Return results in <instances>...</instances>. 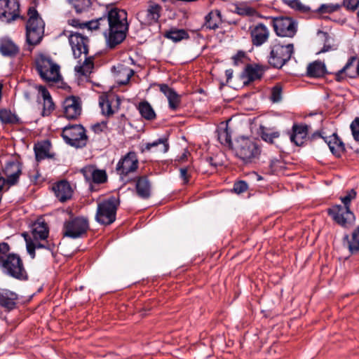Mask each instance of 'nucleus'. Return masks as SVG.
<instances>
[{"label": "nucleus", "mask_w": 359, "mask_h": 359, "mask_svg": "<svg viewBox=\"0 0 359 359\" xmlns=\"http://www.w3.org/2000/svg\"><path fill=\"white\" fill-rule=\"evenodd\" d=\"M38 177H39V175H36V176H34V181H35V182H36V181H37Z\"/></svg>", "instance_id": "nucleus-60"}, {"label": "nucleus", "mask_w": 359, "mask_h": 359, "mask_svg": "<svg viewBox=\"0 0 359 359\" xmlns=\"http://www.w3.org/2000/svg\"><path fill=\"white\" fill-rule=\"evenodd\" d=\"M9 251V245L6 243H0V256L7 253Z\"/></svg>", "instance_id": "nucleus-55"}, {"label": "nucleus", "mask_w": 359, "mask_h": 359, "mask_svg": "<svg viewBox=\"0 0 359 359\" xmlns=\"http://www.w3.org/2000/svg\"><path fill=\"white\" fill-rule=\"evenodd\" d=\"M307 130L308 128L306 126H294L293 134L290 137L291 141L296 145H302L307 136Z\"/></svg>", "instance_id": "nucleus-31"}, {"label": "nucleus", "mask_w": 359, "mask_h": 359, "mask_svg": "<svg viewBox=\"0 0 359 359\" xmlns=\"http://www.w3.org/2000/svg\"><path fill=\"white\" fill-rule=\"evenodd\" d=\"M39 92L41 94L43 101V116L48 115L54 108V104L48 90L43 86L39 87Z\"/></svg>", "instance_id": "nucleus-33"}, {"label": "nucleus", "mask_w": 359, "mask_h": 359, "mask_svg": "<svg viewBox=\"0 0 359 359\" xmlns=\"http://www.w3.org/2000/svg\"><path fill=\"white\" fill-rule=\"evenodd\" d=\"M221 22V13L218 10L210 12L205 17V26L209 29H215L217 28Z\"/></svg>", "instance_id": "nucleus-35"}, {"label": "nucleus", "mask_w": 359, "mask_h": 359, "mask_svg": "<svg viewBox=\"0 0 359 359\" xmlns=\"http://www.w3.org/2000/svg\"><path fill=\"white\" fill-rule=\"evenodd\" d=\"M260 135L264 141L270 144H273L274 140L280 136L278 131L273 130L264 126L260 127Z\"/></svg>", "instance_id": "nucleus-37"}, {"label": "nucleus", "mask_w": 359, "mask_h": 359, "mask_svg": "<svg viewBox=\"0 0 359 359\" xmlns=\"http://www.w3.org/2000/svg\"><path fill=\"white\" fill-rule=\"evenodd\" d=\"M341 149V150L344 149V145L341 141L338 138V149Z\"/></svg>", "instance_id": "nucleus-59"}, {"label": "nucleus", "mask_w": 359, "mask_h": 359, "mask_svg": "<svg viewBox=\"0 0 359 359\" xmlns=\"http://www.w3.org/2000/svg\"><path fill=\"white\" fill-rule=\"evenodd\" d=\"M18 52V47L10 39H2L0 41V53L4 56L12 57Z\"/></svg>", "instance_id": "nucleus-30"}, {"label": "nucleus", "mask_w": 359, "mask_h": 359, "mask_svg": "<svg viewBox=\"0 0 359 359\" xmlns=\"http://www.w3.org/2000/svg\"><path fill=\"white\" fill-rule=\"evenodd\" d=\"M180 177L183 180L184 183H187L189 182V175L188 170L187 168H182L180 170Z\"/></svg>", "instance_id": "nucleus-54"}, {"label": "nucleus", "mask_w": 359, "mask_h": 359, "mask_svg": "<svg viewBox=\"0 0 359 359\" xmlns=\"http://www.w3.org/2000/svg\"><path fill=\"white\" fill-rule=\"evenodd\" d=\"M83 62L79 61L78 64L75 66L74 70L79 75L88 76L90 74L94 67V64L92 57H87L83 55Z\"/></svg>", "instance_id": "nucleus-29"}, {"label": "nucleus", "mask_w": 359, "mask_h": 359, "mask_svg": "<svg viewBox=\"0 0 359 359\" xmlns=\"http://www.w3.org/2000/svg\"><path fill=\"white\" fill-rule=\"evenodd\" d=\"M160 90L167 97L169 107L172 110H177L181 102V96L172 88H170L165 84L160 85Z\"/></svg>", "instance_id": "nucleus-22"}, {"label": "nucleus", "mask_w": 359, "mask_h": 359, "mask_svg": "<svg viewBox=\"0 0 359 359\" xmlns=\"http://www.w3.org/2000/svg\"><path fill=\"white\" fill-rule=\"evenodd\" d=\"M169 149V144L166 138H160L152 142L147 143L144 150L155 153H165Z\"/></svg>", "instance_id": "nucleus-27"}, {"label": "nucleus", "mask_w": 359, "mask_h": 359, "mask_svg": "<svg viewBox=\"0 0 359 359\" xmlns=\"http://www.w3.org/2000/svg\"><path fill=\"white\" fill-rule=\"evenodd\" d=\"M189 155V152L188 150L185 149L181 156H180L178 161L180 162H183L187 159L188 156Z\"/></svg>", "instance_id": "nucleus-56"}, {"label": "nucleus", "mask_w": 359, "mask_h": 359, "mask_svg": "<svg viewBox=\"0 0 359 359\" xmlns=\"http://www.w3.org/2000/svg\"><path fill=\"white\" fill-rule=\"evenodd\" d=\"M62 136L65 141L72 146L82 147L86 144L85 129L81 125L65 126L62 130Z\"/></svg>", "instance_id": "nucleus-9"}, {"label": "nucleus", "mask_w": 359, "mask_h": 359, "mask_svg": "<svg viewBox=\"0 0 359 359\" xmlns=\"http://www.w3.org/2000/svg\"><path fill=\"white\" fill-rule=\"evenodd\" d=\"M118 205V201L115 197H110L99 203L95 215L96 220L102 224L113 223L116 219Z\"/></svg>", "instance_id": "nucleus-5"}, {"label": "nucleus", "mask_w": 359, "mask_h": 359, "mask_svg": "<svg viewBox=\"0 0 359 359\" xmlns=\"http://www.w3.org/2000/svg\"><path fill=\"white\" fill-rule=\"evenodd\" d=\"M17 299V294L11 291L7 290H2L0 291V304L8 309H12L15 307Z\"/></svg>", "instance_id": "nucleus-28"}, {"label": "nucleus", "mask_w": 359, "mask_h": 359, "mask_svg": "<svg viewBox=\"0 0 359 359\" xmlns=\"http://www.w3.org/2000/svg\"><path fill=\"white\" fill-rule=\"evenodd\" d=\"M64 114L67 118H76L81 111L80 102L76 97H69L65 99L63 103Z\"/></svg>", "instance_id": "nucleus-18"}, {"label": "nucleus", "mask_w": 359, "mask_h": 359, "mask_svg": "<svg viewBox=\"0 0 359 359\" xmlns=\"http://www.w3.org/2000/svg\"><path fill=\"white\" fill-rule=\"evenodd\" d=\"M139 111L141 115L147 119H153L155 117V113L148 102H142L139 105Z\"/></svg>", "instance_id": "nucleus-41"}, {"label": "nucleus", "mask_w": 359, "mask_h": 359, "mask_svg": "<svg viewBox=\"0 0 359 359\" xmlns=\"http://www.w3.org/2000/svg\"><path fill=\"white\" fill-rule=\"evenodd\" d=\"M325 71L324 63L315 61L309 65L307 67V74L311 77H320L323 76Z\"/></svg>", "instance_id": "nucleus-36"}, {"label": "nucleus", "mask_w": 359, "mask_h": 359, "mask_svg": "<svg viewBox=\"0 0 359 359\" xmlns=\"http://www.w3.org/2000/svg\"><path fill=\"white\" fill-rule=\"evenodd\" d=\"M53 190L55 196L62 202L69 199L73 193L72 188L69 183L62 180L57 183L53 187Z\"/></svg>", "instance_id": "nucleus-21"}, {"label": "nucleus", "mask_w": 359, "mask_h": 359, "mask_svg": "<svg viewBox=\"0 0 359 359\" xmlns=\"http://www.w3.org/2000/svg\"><path fill=\"white\" fill-rule=\"evenodd\" d=\"M69 24L75 27L88 28L89 30L102 29L110 48L115 47L124 40L128 29L127 13L115 7L108 11L107 16L84 23L72 19L69 20Z\"/></svg>", "instance_id": "nucleus-1"}, {"label": "nucleus", "mask_w": 359, "mask_h": 359, "mask_svg": "<svg viewBox=\"0 0 359 359\" xmlns=\"http://www.w3.org/2000/svg\"><path fill=\"white\" fill-rule=\"evenodd\" d=\"M20 17V4L18 0H0V20L11 22Z\"/></svg>", "instance_id": "nucleus-13"}, {"label": "nucleus", "mask_w": 359, "mask_h": 359, "mask_svg": "<svg viewBox=\"0 0 359 359\" xmlns=\"http://www.w3.org/2000/svg\"><path fill=\"white\" fill-rule=\"evenodd\" d=\"M85 178L95 183H102L107 179L106 172L102 170L95 169L93 167H87L83 170Z\"/></svg>", "instance_id": "nucleus-25"}, {"label": "nucleus", "mask_w": 359, "mask_h": 359, "mask_svg": "<svg viewBox=\"0 0 359 359\" xmlns=\"http://www.w3.org/2000/svg\"><path fill=\"white\" fill-rule=\"evenodd\" d=\"M248 189V185L245 182L241 181L237 183H235L233 186V191L237 194H241L246 191Z\"/></svg>", "instance_id": "nucleus-52"}, {"label": "nucleus", "mask_w": 359, "mask_h": 359, "mask_svg": "<svg viewBox=\"0 0 359 359\" xmlns=\"http://www.w3.org/2000/svg\"><path fill=\"white\" fill-rule=\"evenodd\" d=\"M336 9L337 6L331 4H323L318 8V11L320 13H330L334 12Z\"/></svg>", "instance_id": "nucleus-51"}, {"label": "nucleus", "mask_w": 359, "mask_h": 359, "mask_svg": "<svg viewBox=\"0 0 359 359\" xmlns=\"http://www.w3.org/2000/svg\"><path fill=\"white\" fill-rule=\"evenodd\" d=\"M69 42L72 47L74 57H80L82 55L88 54V39L78 32L71 33Z\"/></svg>", "instance_id": "nucleus-15"}, {"label": "nucleus", "mask_w": 359, "mask_h": 359, "mask_svg": "<svg viewBox=\"0 0 359 359\" xmlns=\"http://www.w3.org/2000/svg\"><path fill=\"white\" fill-rule=\"evenodd\" d=\"M236 12L241 15H253L255 14V10L245 4H239L236 7Z\"/></svg>", "instance_id": "nucleus-43"}, {"label": "nucleus", "mask_w": 359, "mask_h": 359, "mask_svg": "<svg viewBox=\"0 0 359 359\" xmlns=\"http://www.w3.org/2000/svg\"><path fill=\"white\" fill-rule=\"evenodd\" d=\"M318 36L321 40H325V44L324 45V47L319 51L318 53H325L331 49V46L330 45L329 41L330 38L328 37L327 33L323 32H319L318 33Z\"/></svg>", "instance_id": "nucleus-46"}, {"label": "nucleus", "mask_w": 359, "mask_h": 359, "mask_svg": "<svg viewBox=\"0 0 359 359\" xmlns=\"http://www.w3.org/2000/svg\"><path fill=\"white\" fill-rule=\"evenodd\" d=\"M257 180H262V177H261V176H259V175H257Z\"/></svg>", "instance_id": "nucleus-61"}, {"label": "nucleus", "mask_w": 359, "mask_h": 359, "mask_svg": "<svg viewBox=\"0 0 359 359\" xmlns=\"http://www.w3.org/2000/svg\"><path fill=\"white\" fill-rule=\"evenodd\" d=\"M137 194L143 198H148L151 193V186L145 177H140L136 184Z\"/></svg>", "instance_id": "nucleus-32"}, {"label": "nucleus", "mask_w": 359, "mask_h": 359, "mask_svg": "<svg viewBox=\"0 0 359 359\" xmlns=\"http://www.w3.org/2000/svg\"><path fill=\"white\" fill-rule=\"evenodd\" d=\"M358 16L359 17V11H358Z\"/></svg>", "instance_id": "nucleus-62"}, {"label": "nucleus", "mask_w": 359, "mask_h": 359, "mask_svg": "<svg viewBox=\"0 0 359 359\" xmlns=\"http://www.w3.org/2000/svg\"><path fill=\"white\" fill-rule=\"evenodd\" d=\"M0 264L4 272L12 277L18 279H24L26 277L22 260L16 255H8L6 257L0 256Z\"/></svg>", "instance_id": "nucleus-8"}, {"label": "nucleus", "mask_w": 359, "mask_h": 359, "mask_svg": "<svg viewBox=\"0 0 359 359\" xmlns=\"http://www.w3.org/2000/svg\"><path fill=\"white\" fill-rule=\"evenodd\" d=\"M120 104L119 99L114 96L102 95L99 99V105L102 113L106 116H110L115 113Z\"/></svg>", "instance_id": "nucleus-17"}, {"label": "nucleus", "mask_w": 359, "mask_h": 359, "mask_svg": "<svg viewBox=\"0 0 359 359\" xmlns=\"http://www.w3.org/2000/svg\"><path fill=\"white\" fill-rule=\"evenodd\" d=\"M283 2L295 11H305L306 10V6L299 0H283Z\"/></svg>", "instance_id": "nucleus-44"}, {"label": "nucleus", "mask_w": 359, "mask_h": 359, "mask_svg": "<svg viewBox=\"0 0 359 359\" xmlns=\"http://www.w3.org/2000/svg\"><path fill=\"white\" fill-rule=\"evenodd\" d=\"M342 245L347 248L351 253L359 250V227L353 231L351 238L347 234H344L342 238Z\"/></svg>", "instance_id": "nucleus-26"}, {"label": "nucleus", "mask_w": 359, "mask_h": 359, "mask_svg": "<svg viewBox=\"0 0 359 359\" xmlns=\"http://www.w3.org/2000/svg\"><path fill=\"white\" fill-rule=\"evenodd\" d=\"M329 214L334 221H337V212L333 210H329Z\"/></svg>", "instance_id": "nucleus-57"}, {"label": "nucleus", "mask_w": 359, "mask_h": 359, "mask_svg": "<svg viewBox=\"0 0 359 359\" xmlns=\"http://www.w3.org/2000/svg\"><path fill=\"white\" fill-rule=\"evenodd\" d=\"M330 137L332 138V140H327L326 138L325 140V141L329 146V148H330L331 152L333 154H335V145L337 144V134L335 133H333Z\"/></svg>", "instance_id": "nucleus-50"}, {"label": "nucleus", "mask_w": 359, "mask_h": 359, "mask_svg": "<svg viewBox=\"0 0 359 359\" xmlns=\"http://www.w3.org/2000/svg\"><path fill=\"white\" fill-rule=\"evenodd\" d=\"M264 73V69L257 65H248L245 69V74L250 81L259 79Z\"/></svg>", "instance_id": "nucleus-34"}, {"label": "nucleus", "mask_w": 359, "mask_h": 359, "mask_svg": "<svg viewBox=\"0 0 359 359\" xmlns=\"http://www.w3.org/2000/svg\"><path fill=\"white\" fill-rule=\"evenodd\" d=\"M277 35L283 37H292L296 33V26L290 18H277L273 21Z\"/></svg>", "instance_id": "nucleus-14"}, {"label": "nucleus", "mask_w": 359, "mask_h": 359, "mask_svg": "<svg viewBox=\"0 0 359 359\" xmlns=\"http://www.w3.org/2000/svg\"><path fill=\"white\" fill-rule=\"evenodd\" d=\"M165 36L175 42L180 41L188 37L187 33L183 29L170 30L167 32Z\"/></svg>", "instance_id": "nucleus-39"}, {"label": "nucleus", "mask_w": 359, "mask_h": 359, "mask_svg": "<svg viewBox=\"0 0 359 359\" xmlns=\"http://www.w3.org/2000/svg\"><path fill=\"white\" fill-rule=\"evenodd\" d=\"M138 165L137 154L133 151H130L118 161L116 165V171L123 180V177L135 172Z\"/></svg>", "instance_id": "nucleus-12"}, {"label": "nucleus", "mask_w": 359, "mask_h": 359, "mask_svg": "<svg viewBox=\"0 0 359 359\" xmlns=\"http://www.w3.org/2000/svg\"><path fill=\"white\" fill-rule=\"evenodd\" d=\"M227 80L232 77L233 71L231 69H227L225 72Z\"/></svg>", "instance_id": "nucleus-58"}, {"label": "nucleus", "mask_w": 359, "mask_h": 359, "mask_svg": "<svg viewBox=\"0 0 359 359\" xmlns=\"http://www.w3.org/2000/svg\"><path fill=\"white\" fill-rule=\"evenodd\" d=\"M114 69L116 81L121 85L128 83L130 77L134 74V71L132 69L122 64L114 67Z\"/></svg>", "instance_id": "nucleus-23"}, {"label": "nucleus", "mask_w": 359, "mask_h": 359, "mask_svg": "<svg viewBox=\"0 0 359 359\" xmlns=\"http://www.w3.org/2000/svg\"><path fill=\"white\" fill-rule=\"evenodd\" d=\"M161 7L155 3H150L147 10L141 11L137 14V19L141 24L150 25L156 23L159 18Z\"/></svg>", "instance_id": "nucleus-16"}, {"label": "nucleus", "mask_w": 359, "mask_h": 359, "mask_svg": "<svg viewBox=\"0 0 359 359\" xmlns=\"http://www.w3.org/2000/svg\"><path fill=\"white\" fill-rule=\"evenodd\" d=\"M342 74H345L350 78H355L359 76V60L357 61L356 57H351L345 66L338 71V78Z\"/></svg>", "instance_id": "nucleus-24"}, {"label": "nucleus", "mask_w": 359, "mask_h": 359, "mask_svg": "<svg viewBox=\"0 0 359 359\" xmlns=\"http://www.w3.org/2000/svg\"><path fill=\"white\" fill-rule=\"evenodd\" d=\"M88 222L84 217H74L64 224L63 234L72 238L81 237L88 229Z\"/></svg>", "instance_id": "nucleus-11"}, {"label": "nucleus", "mask_w": 359, "mask_h": 359, "mask_svg": "<svg viewBox=\"0 0 359 359\" xmlns=\"http://www.w3.org/2000/svg\"><path fill=\"white\" fill-rule=\"evenodd\" d=\"M26 25L27 41L31 45L38 44L43 38L45 23L34 8L28 10Z\"/></svg>", "instance_id": "nucleus-4"}, {"label": "nucleus", "mask_w": 359, "mask_h": 359, "mask_svg": "<svg viewBox=\"0 0 359 359\" xmlns=\"http://www.w3.org/2000/svg\"><path fill=\"white\" fill-rule=\"evenodd\" d=\"M0 121L5 124H13L18 122L17 116L7 109L0 110Z\"/></svg>", "instance_id": "nucleus-40"}, {"label": "nucleus", "mask_w": 359, "mask_h": 359, "mask_svg": "<svg viewBox=\"0 0 359 359\" xmlns=\"http://www.w3.org/2000/svg\"><path fill=\"white\" fill-rule=\"evenodd\" d=\"M343 6L351 11H355L359 7V0H344Z\"/></svg>", "instance_id": "nucleus-49"}, {"label": "nucleus", "mask_w": 359, "mask_h": 359, "mask_svg": "<svg viewBox=\"0 0 359 359\" xmlns=\"http://www.w3.org/2000/svg\"><path fill=\"white\" fill-rule=\"evenodd\" d=\"M49 149L50 144L48 142L36 145L34 150L37 161L49 157Z\"/></svg>", "instance_id": "nucleus-38"}, {"label": "nucleus", "mask_w": 359, "mask_h": 359, "mask_svg": "<svg viewBox=\"0 0 359 359\" xmlns=\"http://www.w3.org/2000/svg\"><path fill=\"white\" fill-rule=\"evenodd\" d=\"M235 151L236 156L243 161H250L256 158L259 154V150L255 142L245 137H241L237 140Z\"/></svg>", "instance_id": "nucleus-10"}, {"label": "nucleus", "mask_w": 359, "mask_h": 359, "mask_svg": "<svg viewBox=\"0 0 359 359\" xmlns=\"http://www.w3.org/2000/svg\"><path fill=\"white\" fill-rule=\"evenodd\" d=\"M252 43L259 46L265 43L269 36V31L263 24H258L250 28Z\"/></svg>", "instance_id": "nucleus-19"}, {"label": "nucleus", "mask_w": 359, "mask_h": 359, "mask_svg": "<svg viewBox=\"0 0 359 359\" xmlns=\"http://www.w3.org/2000/svg\"><path fill=\"white\" fill-rule=\"evenodd\" d=\"M107 128V123L102 121L99 123H96L92 126V129L95 133H100L104 131Z\"/></svg>", "instance_id": "nucleus-53"}, {"label": "nucleus", "mask_w": 359, "mask_h": 359, "mask_svg": "<svg viewBox=\"0 0 359 359\" xmlns=\"http://www.w3.org/2000/svg\"><path fill=\"white\" fill-rule=\"evenodd\" d=\"M88 0H76L74 6L77 13H81L88 6Z\"/></svg>", "instance_id": "nucleus-48"}, {"label": "nucleus", "mask_w": 359, "mask_h": 359, "mask_svg": "<svg viewBox=\"0 0 359 359\" xmlns=\"http://www.w3.org/2000/svg\"><path fill=\"white\" fill-rule=\"evenodd\" d=\"M32 235L33 240L28 239L27 234H23L26 241L27 252L34 258L35 255L34 249L43 247L41 244L38 243V241L45 240L48 236V229L46 224L41 220H38L34 223Z\"/></svg>", "instance_id": "nucleus-6"}, {"label": "nucleus", "mask_w": 359, "mask_h": 359, "mask_svg": "<svg viewBox=\"0 0 359 359\" xmlns=\"http://www.w3.org/2000/svg\"><path fill=\"white\" fill-rule=\"evenodd\" d=\"M282 88L279 86H276L271 90V100L273 102H278L281 100Z\"/></svg>", "instance_id": "nucleus-47"}, {"label": "nucleus", "mask_w": 359, "mask_h": 359, "mask_svg": "<svg viewBox=\"0 0 359 359\" xmlns=\"http://www.w3.org/2000/svg\"><path fill=\"white\" fill-rule=\"evenodd\" d=\"M351 130L353 139L359 142V117H356L351 123Z\"/></svg>", "instance_id": "nucleus-45"}, {"label": "nucleus", "mask_w": 359, "mask_h": 359, "mask_svg": "<svg viewBox=\"0 0 359 359\" xmlns=\"http://www.w3.org/2000/svg\"><path fill=\"white\" fill-rule=\"evenodd\" d=\"M293 44L289 43L282 45L275 43L271 48L269 62L271 65L276 68L282 67L291 57L293 53Z\"/></svg>", "instance_id": "nucleus-7"}, {"label": "nucleus", "mask_w": 359, "mask_h": 359, "mask_svg": "<svg viewBox=\"0 0 359 359\" xmlns=\"http://www.w3.org/2000/svg\"><path fill=\"white\" fill-rule=\"evenodd\" d=\"M4 173L7 177L6 183L10 186L14 185L21 174L20 165L18 162H9L6 165Z\"/></svg>", "instance_id": "nucleus-20"}, {"label": "nucleus", "mask_w": 359, "mask_h": 359, "mask_svg": "<svg viewBox=\"0 0 359 359\" xmlns=\"http://www.w3.org/2000/svg\"><path fill=\"white\" fill-rule=\"evenodd\" d=\"M357 192L354 189H349L341 192L338 205V225L344 229H353L355 225L354 214L350 210L352 201L355 199Z\"/></svg>", "instance_id": "nucleus-2"}, {"label": "nucleus", "mask_w": 359, "mask_h": 359, "mask_svg": "<svg viewBox=\"0 0 359 359\" xmlns=\"http://www.w3.org/2000/svg\"><path fill=\"white\" fill-rule=\"evenodd\" d=\"M35 64L38 74L44 81L55 83L61 80L60 67L50 57L40 54L36 57Z\"/></svg>", "instance_id": "nucleus-3"}, {"label": "nucleus", "mask_w": 359, "mask_h": 359, "mask_svg": "<svg viewBox=\"0 0 359 359\" xmlns=\"http://www.w3.org/2000/svg\"><path fill=\"white\" fill-rule=\"evenodd\" d=\"M218 139L222 144L230 145L231 143V135L227 128L218 130Z\"/></svg>", "instance_id": "nucleus-42"}]
</instances>
